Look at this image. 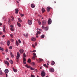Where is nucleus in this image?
Wrapping results in <instances>:
<instances>
[{
	"label": "nucleus",
	"mask_w": 77,
	"mask_h": 77,
	"mask_svg": "<svg viewBox=\"0 0 77 77\" xmlns=\"http://www.w3.org/2000/svg\"><path fill=\"white\" fill-rule=\"evenodd\" d=\"M18 21L20 23H21V22H22V20H21V19L20 18H18Z\"/></svg>",
	"instance_id": "nucleus-28"
},
{
	"label": "nucleus",
	"mask_w": 77,
	"mask_h": 77,
	"mask_svg": "<svg viewBox=\"0 0 77 77\" xmlns=\"http://www.w3.org/2000/svg\"><path fill=\"white\" fill-rule=\"evenodd\" d=\"M50 9H51V8L50 7H48L47 8V11L48 12H49V11H50Z\"/></svg>",
	"instance_id": "nucleus-10"
},
{
	"label": "nucleus",
	"mask_w": 77,
	"mask_h": 77,
	"mask_svg": "<svg viewBox=\"0 0 77 77\" xmlns=\"http://www.w3.org/2000/svg\"><path fill=\"white\" fill-rule=\"evenodd\" d=\"M45 30L46 31H47V30H48V27H46L45 28Z\"/></svg>",
	"instance_id": "nucleus-25"
},
{
	"label": "nucleus",
	"mask_w": 77,
	"mask_h": 77,
	"mask_svg": "<svg viewBox=\"0 0 77 77\" xmlns=\"http://www.w3.org/2000/svg\"><path fill=\"white\" fill-rule=\"evenodd\" d=\"M4 37H5V35H4L2 36V38H4Z\"/></svg>",
	"instance_id": "nucleus-54"
},
{
	"label": "nucleus",
	"mask_w": 77,
	"mask_h": 77,
	"mask_svg": "<svg viewBox=\"0 0 77 77\" xmlns=\"http://www.w3.org/2000/svg\"><path fill=\"white\" fill-rule=\"evenodd\" d=\"M51 23H52L51 19L50 18L48 20V24L49 25L51 24Z\"/></svg>",
	"instance_id": "nucleus-3"
},
{
	"label": "nucleus",
	"mask_w": 77,
	"mask_h": 77,
	"mask_svg": "<svg viewBox=\"0 0 77 77\" xmlns=\"http://www.w3.org/2000/svg\"><path fill=\"white\" fill-rule=\"evenodd\" d=\"M7 44L8 46H9V45H10V41L9 40L8 41Z\"/></svg>",
	"instance_id": "nucleus-17"
},
{
	"label": "nucleus",
	"mask_w": 77,
	"mask_h": 77,
	"mask_svg": "<svg viewBox=\"0 0 77 77\" xmlns=\"http://www.w3.org/2000/svg\"><path fill=\"white\" fill-rule=\"evenodd\" d=\"M32 46L34 48H35V45H32Z\"/></svg>",
	"instance_id": "nucleus-48"
},
{
	"label": "nucleus",
	"mask_w": 77,
	"mask_h": 77,
	"mask_svg": "<svg viewBox=\"0 0 77 77\" xmlns=\"http://www.w3.org/2000/svg\"><path fill=\"white\" fill-rule=\"evenodd\" d=\"M31 7L32 8H34L35 7V5H33V4H32L31 5Z\"/></svg>",
	"instance_id": "nucleus-14"
},
{
	"label": "nucleus",
	"mask_w": 77,
	"mask_h": 77,
	"mask_svg": "<svg viewBox=\"0 0 77 77\" xmlns=\"http://www.w3.org/2000/svg\"><path fill=\"white\" fill-rule=\"evenodd\" d=\"M10 36H11V38H13V35L12 34H11L10 35Z\"/></svg>",
	"instance_id": "nucleus-50"
},
{
	"label": "nucleus",
	"mask_w": 77,
	"mask_h": 77,
	"mask_svg": "<svg viewBox=\"0 0 77 77\" xmlns=\"http://www.w3.org/2000/svg\"><path fill=\"white\" fill-rule=\"evenodd\" d=\"M55 63V62H54V61H52V63H51V65H54Z\"/></svg>",
	"instance_id": "nucleus-26"
},
{
	"label": "nucleus",
	"mask_w": 77,
	"mask_h": 77,
	"mask_svg": "<svg viewBox=\"0 0 77 77\" xmlns=\"http://www.w3.org/2000/svg\"><path fill=\"white\" fill-rule=\"evenodd\" d=\"M19 52L21 54L24 53V50L23 49H20L19 50Z\"/></svg>",
	"instance_id": "nucleus-9"
},
{
	"label": "nucleus",
	"mask_w": 77,
	"mask_h": 77,
	"mask_svg": "<svg viewBox=\"0 0 77 77\" xmlns=\"http://www.w3.org/2000/svg\"><path fill=\"white\" fill-rule=\"evenodd\" d=\"M13 71L14 72H17V69H15L14 67L13 68Z\"/></svg>",
	"instance_id": "nucleus-22"
},
{
	"label": "nucleus",
	"mask_w": 77,
	"mask_h": 77,
	"mask_svg": "<svg viewBox=\"0 0 77 77\" xmlns=\"http://www.w3.org/2000/svg\"><path fill=\"white\" fill-rule=\"evenodd\" d=\"M8 49H6L5 51L6 52H8Z\"/></svg>",
	"instance_id": "nucleus-57"
},
{
	"label": "nucleus",
	"mask_w": 77,
	"mask_h": 77,
	"mask_svg": "<svg viewBox=\"0 0 77 77\" xmlns=\"http://www.w3.org/2000/svg\"><path fill=\"white\" fill-rule=\"evenodd\" d=\"M18 41L19 43V44H21V41L20 39L18 40Z\"/></svg>",
	"instance_id": "nucleus-40"
},
{
	"label": "nucleus",
	"mask_w": 77,
	"mask_h": 77,
	"mask_svg": "<svg viewBox=\"0 0 77 77\" xmlns=\"http://www.w3.org/2000/svg\"><path fill=\"white\" fill-rule=\"evenodd\" d=\"M10 27H11V28H13V27H14V26H13L12 25H11Z\"/></svg>",
	"instance_id": "nucleus-42"
},
{
	"label": "nucleus",
	"mask_w": 77,
	"mask_h": 77,
	"mask_svg": "<svg viewBox=\"0 0 77 77\" xmlns=\"http://www.w3.org/2000/svg\"><path fill=\"white\" fill-rule=\"evenodd\" d=\"M16 45L17 46H18V45H19V44L18 43V42L17 41H16Z\"/></svg>",
	"instance_id": "nucleus-30"
},
{
	"label": "nucleus",
	"mask_w": 77,
	"mask_h": 77,
	"mask_svg": "<svg viewBox=\"0 0 77 77\" xmlns=\"http://www.w3.org/2000/svg\"><path fill=\"white\" fill-rule=\"evenodd\" d=\"M25 66L26 68H30V66H28V65L27 64Z\"/></svg>",
	"instance_id": "nucleus-24"
},
{
	"label": "nucleus",
	"mask_w": 77,
	"mask_h": 77,
	"mask_svg": "<svg viewBox=\"0 0 77 77\" xmlns=\"http://www.w3.org/2000/svg\"><path fill=\"white\" fill-rule=\"evenodd\" d=\"M28 63H30V62H31V60H30V59L29 58L28 59Z\"/></svg>",
	"instance_id": "nucleus-27"
},
{
	"label": "nucleus",
	"mask_w": 77,
	"mask_h": 77,
	"mask_svg": "<svg viewBox=\"0 0 77 77\" xmlns=\"http://www.w3.org/2000/svg\"><path fill=\"white\" fill-rule=\"evenodd\" d=\"M46 68H48V66H46Z\"/></svg>",
	"instance_id": "nucleus-61"
},
{
	"label": "nucleus",
	"mask_w": 77,
	"mask_h": 77,
	"mask_svg": "<svg viewBox=\"0 0 77 77\" xmlns=\"http://www.w3.org/2000/svg\"><path fill=\"white\" fill-rule=\"evenodd\" d=\"M5 64H7V63L8 62L7 61H5Z\"/></svg>",
	"instance_id": "nucleus-44"
},
{
	"label": "nucleus",
	"mask_w": 77,
	"mask_h": 77,
	"mask_svg": "<svg viewBox=\"0 0 77 77\" xmlns=\"http://www.w3.org/2000/svg\"><path fill=\"white\" fill-rule=\"evenodd\" d=\"M36 51V50H34V51H33L32 52H34V53H35Z\"/></svg>",
	"instance_id": "nucleus-55"
},
{
	"label": "nucleus",
	"mask_w": 77,
	"mask_h": 77,
	"mask_svg": "<svg viewBox=\"0 0 77 77\" xmlns=\"http://www.w3.org/2000/svg\"><path fill=\"white\" fill-rule=\"evenodd\" d=\"M2 70L0 71V75H2Z\"/></svg>",
	"instance_id": "nucleus-46"
},
{
	"label": "nucleus",
	"mask_w": 77,
	"mask_h": 77,
	"mask_svg": "<svg viewBox=\"0 0 77 77\" xmlns=\"http://www.w3.org/2000/svg\"><path fill=\"white\" fill-rule=\"evenodd\" d=\"M2 32H0V35H2Z\"/></svg>",
	"instance_id": "nucleus-59"
},
{
	"label": "nucleus",
	"mask_w": 77,
	"mask_h": 77,
	"mask_svg": "<svg viewBox=\"0 0 77 77\" xmlns=\"http://www.w3.org/2000/svg\"><path fill=\"white\" fill-rule=\"evenodd\" d=\"M42 29H45V27H44V26H42Z\"/></svg>",
	"instance_id": "nucleus-41"
},
{
	"label": "nucleus",
	"mask_w": 77,
	"mask_h": 77,
	"mask_svg": "<svg viewBox=\"0 0 77 77\" xmlns=\"http://www.w3.org/2000/svg\"><path fill=\"white\" fill-rule=\"evenodd\" d=\"M41 75L42 77H44L45 75V73L44 71H42Z\"/></svg>",
	"instance_id": "nucleus-4"
},
{
	"label": "nucleus",
	"mask_w": 77,
	"mask_h": 77,
	"mask_svg": "<svg viewBox=\"0 0 77 77\" xmlns=\"http://www.w3.org/2000/svg\"><path fill=\"white\" fill-rule=\"evenodd\" d=\"M5 72L6 73H8V72H9V70L8 69H6L5 70Z\"/></svg>",
	"instance_id": "nucleus-15"
},
{
	"label": "nucleus",
	"mask_w": 77,
	"mask_h": 77,
	"mask_svg": "<svg viewBox=\"0 0 77 77\" xmlns=\"http://www.w3.org/2000/svg\"><path fill=\"white\" fill-rule=\"evenodd\" d=\"M37 34H36V35H38V34L39 35H40V34H41V32H39V31H37Z\"/></svg>",
	"instance_id": "nucleus-18"
},
{
	"label": "nucleus",
	"mask_w": 77,
	"mask_h": 77,
	"mask_svg": "<svg viewBox=\"0 0 77 77\" xmlns=\"http://www.w3.org/2000/svg\"><path fill=\"white\" fill-rule=\"evenodd\" d=\"M10 62L11 64H12V63H13V61L12 60H10Z\"/></svg>",
	"instance_id": "nucleus-31"
},
{
	"label": "nucleus",
	"mask_w": 77,
	"mask_h": 77,
	"mask_svg": "<svg viewBox=\"0 0 77 77\" xmlns=\"http://www.w3.org/2000/svg\"><path fill=\"white\" fill-rule=\"evenodd\" d=\"M31 41H36V38H31Z\"/></svg>",
	"instance_id": "nucleus-11"
},
{
	"label": "nucleus",
	"mask_w": 77,
	"mask_h": 77,
	"mask_svg": "<svg viewBox=\"0 0 77 77\" xmlns=\"http://www.w3.org/2000/svg\"><path fill=\"white\" fill-rule=\"evenodd\" d=\"M36 37L37 38H38V35H36Z\"/></svg>",
	"instance_id": "nucleus-64"
},
{
	"label": "nucleus",
	"mask_w": 77,
	"mask_h": 77,
	"mask_svg": "<svg viewBox=\"0 0 77 77\" xmlns=\"http://www.w3.org/2000/svg\"><path fill=\"white\" fill-rule=\"evenodd\" d=\"M6 77H8V74H6Z\"/></svg>",
	"instance_id": "nucleus-63"
},
{
	"label": "nucleus",
	"mask_w": 77,
	"mask_h": 77,
	"mask_svg": "<svg viewBox=\"0 0 77 77\" xmlns=\"http://www.w3.org/2000/svg\"><path fill=\"white\" fill-rule=\"evenodd\" d=\"M31 77H35V75H31Z\"/></svg>",
	"instance_id": "nucleus-45"
},
{
	"label": "nucleus",
	"mask_w": 77,
	"mask_h": 77,
	"mask_svg": "<svg viewBox=\"0 0 77 77\" xmlns=\"http://www.w3.org/2000/svg\"><path fill=\"white\" fill-rule=\"evenodd\" d=\"M49 71L50 72H54V69L53 68H51L49 69Z\"/></svg>",
	"instance_id": "nucleus-5"
},
{
	"label": "nucleus",
	"mask_w": 77,
	"mask_h": 77,
	"mask_svg": "<svg viewBox=\"0 0 77 77\" xmlns=\"http://www.w3.org/2000/svg\"><path fill=\"white\" fill-rule=\"evenodd\" d=\"M11 18H12V19H11L12 21H14V17H11Z\"/></svg>",
	"instance_id": "nucleus-32"
},
{
	"label": "nucleus",
	"mask_w": 77,
	"mask_h": 77,
	"mask_svg": "<svg viewBox=\"0 0 77 77\" xmlns=\"http://www.w3.org/2000/svg\"><path fill=\"white\" fill-rule=\"evenodd\" d=\"M39 31H40V32H42V29H39Z\"/></svg>",
	"instance_id": "nucleus-52"
},
{
	"label": "nucleus",
	"mask_w": 77,
	"mask_h": 77,
	"mask_svg": "<svg viewBox=\"0 0 77 77\" xmlns=\"http://www.w3.org/2000/svg\"><path fill=\"white\" fill-rule=\"evenodd\" d=\"M20 57V53H19V52H17V56L16 57V59L17 61H18Z\"/></svg>",
	"instance_id": "nucleus-1"
},
{
	"label": "nucleus",
	"mask_w": 77,
	"mask_h": 77,
	"mask_svg": "<svg viewBox=\"0 0 77 77\" xmlns=\"http://www.w3.org/2000/svg\"><path fill=\"white\" fill-rule=\"evenodd\" d=\"M15 11H16V12H15V13H16V14H18V9H15Z\"/></svg>",
	"instance_id": "nucleus-20"
},
{
	"label": "nucleus",
	"mask_w": 77,
	"mask_h": 77,
	"mask_svg": "<svg viewBox=\"0 0 77 77\" xmlns=\"http://www.w3.org/2000/svg\"><path fill=\"white\" fill-rule=\"evenodd\" d=\"M44 66H47V64H44Z\"/></svg>",
	"instance_id": "nucleus-56"
},
{
	"label": "nucleus",
	"mask_w": 77,
	"mask_h": 77,
	"mask_svg": "<svg viewBox=\"0 0 77 77\" xmlns=\"http://www.w3.org/2000/svg\"><path fill=\"white\" fill-rule=\"evenodd\" d=\"M10 55L11 56V57L12 58H14V54H12V53H10Z\"/></svg>",
	"instance_id": "nucleus-19"
},
{
	"label": "nucleus",
	"mask_w": 77,
	"mask_h": 77,
	"mask_svg": "<svg viewBox=\"0 0 77 77\" xmlns=\"http://www.w3.org/2000/svg\"><path fill=\"white\" fill-rule=\"evenodd\" d=\"M9 58H7V60H9Z\"/></svg>",
	"instance_id": "nucleus-62"
},
{
	"label": "nucleus",
	"mask_w": 77,
	"mask_h": 77,
	"mask_svg": "<svg viewBox=\"0 0 77 77\" xmlns=\"http://www.w3.org/2000/svg\"><path fill=\"white\" fill-rule=\"evenodd\" d=\"M37 44H37V43L36 42V43H35V46H36L37 45Z\"/></svg>",
	"instance_id": "nucleus-53"
},
{
	"label": "nucleus",
	"mask_w": 77,
	"mask_h": 77,
	"mask_svg": "<svg viewBox=\"0 0 77 77\" xmlns=\"http://www.w3.org/2000/svg\"><path fill=\"white\" fill-rule=\"evenodd\" d=\"M36 57H37V56H36V53H34L33 54V57H32V59L33 60H35V59Z\"/></svg>",
	"instance_id": "nucleus-2"
},
{
	"label": "nucleus",
	"mask_w": 77,
	"mask_h": 77,
	"mask_svg": "<svg viewBox=\"0 0 77 77\" xmlns=\"http://www.w3.org/2000/svg\"><path fill=\"white\" fill-rule=\"evenodd\" d=\"M17 25L19 27H21V24L20 23H18V22H17Z\"/></svg>",
	"instance_id": "nucleus-21"
},
{
	"label": "nucleus",
	"mask_w": 77,
	"mask_h": 77,
	"mask_svg": "<svg viewBox=\"0 0 77 77\" xmlns=\"http://www.w3.org/2000/svg\"><path fill=\"white\" fill-rule=\"evenodd\" d=\"M25 61H24V60H23V62L24 63V64H26V62H25Z\"/></svg>",
	"instance_id": "nucleus-49"
},
{
	"label": "nucleus",
	"mask_w": 77,
	"mask_h": 77,
	"mask_svg": "<svg viewBox=\"0 0 77 77\" xmlns=\"http://www.w3.org/2000/svg\"><path fill=\"white\" fill-rule=\"evenodd\" d=\"M30 69L32 71L33 70H34V69H34L32 67H31L30 68Z\"/></svg>",
	"instance_id": "nucleus-39"
},
{
	"label": "nucleus",
	"mask_w": 77,
	"mask_h": 77,
	"mask_svg": "<svg viewBox=\"0 0 77 77\" xmlns=\"http://www.w3.org/2000/svg\"><path fill=\"white\" fill-rule=\"evenodd\" d=\"M16 2L17 3H19V2L18 1H17Z\"/></svg>",
	"instance_id": "nucleus-60"
},
{
	"label": "nucleus",
	"mask_w": 77,
	"mask_h": 77,
	"mask_svg": "<svg viewBox=\"0 0 77 77\" xmlns=\"http://www.w3.org/2000/svg\"><path fill=\"white\" fill-rule=\"evenodd\" d=\"M0 50H2V51H3V48L0 47Z\"/></svg>",
	"instance_id": "nucleus-33"
},
{
	"label": "nucleus",
	"mask_w": 77,
	"mask_h": 77,
	"mask_svg": "<svg viewBox=\"0 0 77 77\" xmlns=\"http://www.w3.org/2000/svg\"><path fill=\"white\" fill-rule=\"evenodd\" d=\"M2 25V23H0V26Z\"/></svg>",
	"instance_id": "nucleus-58"
},
{
	"label": "nucleus",
	"mask_w": 77,
	"mask_h": 77,
	"mask_svg": "<svg viewBox=\"0 0 77 77\" xmlns=\"http://www.w3.org/2000/svg\"><path fill=\"white\" fill-rule=\"evenodd\" d=\"M26 54L24 53L23 56V59L24 60V61H26Z\"/></svg>",
	"instance_id": "nucleus-8"
},
{
	"label": "nucleus",
	"mask_w": 77,
	"mask_h": 77,
	"mask_svg": "<svg viewBox=\"0 0 77 77\" xmlns=\"http://www.w3.org/2000/svg\"><path fill=\"white\" fill-rule=\"evenodd\" d=\"M42 13H44L45 11V9L44 8H42Z\"/></svg>",
	"instance_id": "nucleus-12"
},
{
	"label": "nucleus",
	"mask_w": 77,
	"mask_h": 77,
	"mask_svg": "<svg viewBox=\"0 0 77 77\" xmlns=\"http://www.w3.org/2000/svg\"><path fill=\"white\" fill-rule=\"evenodd\" d=\"M7 65L9 66V63H8V62L6 64Z\"/></svg>",
	"instance_id": "nucleus-51"
},
{
	"label": "nucleus",
	"mask_w": 77,
	"mask_h": 77,
	"mask_svg": "<svg viewBox=\"0 0 77 77\" xmlns=\"http://www.w3.org/2000/svg\"><path fill=\"white\" fill-rule=\"evenodd\" d=\"M11 20L10 19H9V20H8V22H9V23H10H10H11Z\"/></svg>",
	"instance_id": "nucleus-47"
},
{
	"label": "nucleus",
	"mask_w": 77,
	"mask_h": 77,
	"mask_svg": "<svg viewBox=\"0 0 77 77\" xmlns=\"http://www.w3.org/2000/svg\"><path fill=\"white\" fill-rule=\"evenodd\" d=\"M28 23L29 25H32V20H28Z\"/></svg>",
	"instance_id": "nucleus-6"
},
{
	"label": "nucleus",
	"mask_w": 77,
	"mask_h": 77,
	"mask_svg": "<svg viewBox=\"0 0 77 77\" xmlns=\"http://www.w3.org/2000/svg\"><path fill=\"white\" fill-rule=\"evenodd\" d=\"M11 42H14V40L13 39H11Z\"/></svg>",
	"instance_id": "nucleus-36"
},
{
	"label": "nucleus",
	"mask_w": 77,
	"mask_h": 77,
	"mask_svg": "<svg viewBox=\"0 0 77 77\" xmlns=\"http://www.w3.org/2000/svg\"><path fill=\"white\" fill-rule=\"evenodd\" d=\"M5 25H4L3 26V30L4 32H5Z\"/></svg>",
	"instance_id": "nucleus-16"
},
{
	"label": "nucleus",
	"mask_w": 77,
	"mask_h": 77,
	"mask_svg": "<svg viewBox=\"0 0 77 77\" xmlns=\"http://www.w3.org/2000/svg\"><path fill=\"white\" fill-rule=\"evenodd\" d=\"M31 64L32 65V66H34V65H35V63L33 62H32L31 63Z\"/></svg>",
	"instance_id": "nucleus-29"
},
{
	"label": "nucleus",
	"mask_w": 77,
	"mask_h": 77,
	"mask_svg": "<svg viewBox=\"0 0 77 77\" xmlns=\"http://www.w3.org/2000/svg\"><path fill=\"white\" fill-rule=\"evenodd\" d=\"M9 48L10 50H11V49H12V46H11L9 47Z\"/></svg>",
	"instance_id": "nucleus-38"
},
{
	"label": "nucleus",
	"mask_w": 77,
	"mask_h": 77,
	"mask_svg": "<svg viewBox=\"0 0 77 77\" xmlns=\"http://www.w3.org/2000/svg\"><path fill=\"white\" fill-rule=\"evenodd\" d=\"M23 35L26 37V38H27L28 37V34H23Z\"/></svg>",
	"instance_id": "nucleus-13"
},
{
	"label": "nucleus",
	"mask_w": 77,
	"mask_h": 77,
	"mask_svg": "<svg viewBox=\"0 0 77 77\" xmlns=\"http://www.w3.org/2000/svg\"><path fill=\"white\" fill-rule=\"evenodd\" d=\"M47 23V21L46 20H43L42 23V24L43 25H45Z\"/></svg>",
	"instance_id": "nucleus-7"
},
{
	"label": "nucleus",
	"mask_w": 77,
	"mask_h": 77,
	"mask_svg": "<svg viewBox=\"0 0 77 77\" xmlns=\"http://www.w3.org/2000/svg\"><path fill=\"white\" fill-rule=\"evenodd\" d=\"M44 37H45V35H42L41 36V39H42V38H44Z\"/></svg>",
	"instance_id": "nucleus-23"
},
{
	"label": "nucleus",
	"mask_w": 77,
	"mask_h": 77,
	"mask_svg": "<svg viewBox=\"0 0 77 77\" xmlns=\"http://www.w3.org/2000/svg\"><path fill=\"white\" fill-rule=\"evenodd\" d=\"M39 59L40 60V61H41L42 62V61H44V60L41 58H39Z\"/></svg>",
	"instance_id": "nucleus-35"
},
{
	"label": "nucleus",
	"mask_w": 77,
	"mask_h": 77,
	"mask_svg": "<svg viewBox=\"0 0 77 77\" xmlns=\"http://www.w3.org/2000/svg\"><path fill=\"white\" fill-rule=\"evenodd\" d=\"M38 23L39 24V25H41V22L40 21H38Z\"/></svg>",
	"instance_id": "nucleus-34"
},
{
	"label": "nucleus",
	"mask_w": 77,
	"mask_h": 77,
	"mask_svg": "<svg viewBox=\"0 0 77 77\" xmlns=\"http://www.w3.org/2000/svg\"><path fill=\"white\" fill-rule=\"evenodd\" d=\"M20 16H21V17H23V16H24V14H20Z\"/></svg>",
	"instance_id": "nucleus-43"
},
{
	"label": "nucleus",
	"mask_w": 77,
	"mask_h": 77,
	"mask_svg": "<svg viewBox=\"0 0 77 77\" xmlns=\"http://www.w3.org/2000/svg\"><path fill=\"white\" fill-rule=\"evenodd\" d=\"M10 29L11 31H14V29L12 28H10Z\"/></svg>",
	"instance_id": "nucleus-37"
}]
</instances>
